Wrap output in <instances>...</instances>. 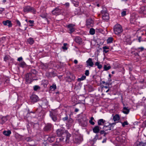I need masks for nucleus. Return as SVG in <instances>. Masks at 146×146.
Wrapping results in <instances>:
<instances>
[{
	"mask_svg": "<svg viewBox=\"0 0 146 146\" xmlns=\"http://www.w3.org/2000/svg\"><path fill=\"white\" fill-rule=\"evenodd\" d=\"M113 29L115 33L117 35H119L123 31L122 27L119 24L115 25Z\"/></svg>",
	"mask_w": 146,
	"mask_h": 146,
	"instance_id": "f257e3e1",
	"label": "nucleus"
},
{
	"mask_svg": "<svg viewBox=\"0 0 146 146\" xmlns=\"http://www.w3.org/2000/svg\"><path fill=\"white\" fill-rule=\"evenodd\" d=\"M67 131L63 128H61L57 130L56 134L58 136L63 137L65 135Z\"/></svg>",
	"mask_w": 146,
	"mask_h": 146,
	"instance_id": "f03ea898",
	"label": "nucleus"
},
{
	"mask_svg": "<svg viewBox=\"0 0 146 146\" xmlns=\"http://www.w3.org/2000/svg\"><path fill=\"white\" fill-rule=\"evenodd\" d=\"M102 14V18L103 20L105 21H107L109 19L108 14L107 13V11L106 8H103V10L101 11Z\"/></svg>",
	"mask_w": 146,
	"mask_h": 146,
	"instance_id": "7ed1b4c3",
	"label": "nucleus"
},
{
	"mask_svg": "<svg viewBox=\"0 0 146 146\" xmlns=\"http://www.w3.org/2000/svg\"><path fill=\"white\" fill-rule=\"evenodd\" d=\"M100 127H99L98 125H96L92 129V131L93 132L95 133H99L100 130ZM98 137V135L96 134V135L95 136V137L94 139V141H96L98 139H99Z\"/></svg>",
	"mask_w": 146,
	"mask_h": 146,
	"instance_id": "20e7f679",
	"label": "nucleus"
},
{
	"mask_svg": "<svg viewBox=\"0 0 146 146\" xmlns=\"http://www.w3.org/2000/svg\"><path fill=\"white\" fill-rule=\"evenodd\" d=\"M23 11L24 12H31L34 14L35 13L36 10L33 7L30 6H26L24 7Z\"/></svg>",
	"mask_w": 146,
	"mask_h": 146,
	"instance_id": "39448f33",
	"label": "nucleus"
},
{
	"mask_svg": "<svg viewBox=\"0 0 146 146\" xmlns=\"http://www.w3.org/2000/svg\"><path fill=\"white\" fill-rule=\"evenodd\" d=\"M53 128V126L51 123H48L45 125L44 128V130L45 132H49L52 130Z\"/></svg>",
	"mask_w": 146,
	"mask_h": 146,
	"instance_id": "423d86ee",
	"label": "nucleus"
},
{
	"mask_svg": "<svg viewBox=\"0 0 146 146\" xmlns=\"http://www.w3.org/2000/svg\"><path fill=\"white\" fill-rule=\"evenodd\" d=\"M115 123H109V125H106V124H105V125H104V126L103 128V129L105 130L106 131H108V130H111L113 128V125L114 124H115Z\"/></svg>",
	"mask_w": 146,
	"mask_h": 146,
	"instance_id": "0eeeda50",
	"label": "nucleus"
},
{
	"mask_svg": "<svg viewBox=\"0 0 146 146\" xmlns=\"http://www.w3.org/2000/svg\"><path fill=\"white\" fill-rule=\"evenodd\" d=\"M33 77L31 73H27L25 75L26 82L28 83H31L33 80H35L33 78Z\"/></svg>",
	"mask_w": 146,
	"mask_h": 146,
	"instance_id": "6e6552de",
	"label": "nucleus"
},
{
	"mask_svg": "<svg viewBox=\"0 0 146 146\" xmlns=\"http://www.w3.org/2000/svg\"><path fill=\"white\" fill-rule=\"evenodd\" d=\"M43 112V111L42 110V109L41 108H39L37 109L36 111H30L29 110L28 113H36L39 116L41 117L42 115V113Z\"/></svg>",
	"mask_w": 146,
	"mask_h": 146,
	"instance_id": "1a4fd4ad",
	"label": "nucleus"
},
{
	"mask_svg": "<svg viewBox=\"0 0 146 146\" xmlns=\"http://www.w3.org/2000/svg\"><path fill=\"white\" fill-rule=\"evenodd\" d=\"M141 142H138L137 146H146V136H144L141 138Z\"/></svg>",
	"mask_w": 146,
	"mask_h": 146,
	"instance_id": "9d476101",
	"label": "nucleus"
},
{
	"mask_svg": "<svg viewBox=\"0 0 146 146\" xmlns=\"http://www.w3.org/2000/svg\"><path fill=\"white\" fill-rule=\"evenodd\" d=\"M63 10L58 8H56L52 11V14L55 15H58L61 14L63 11Z\"/></svg>",
	"mask_w": 146,
	"mask_h": 146,
	"instance_id": "9b49d317",
	"label": "nucleus"
},
{
	"mask_svg": "<svg viewBox=\"0 0 146 146\" xmlns=\"http://www.w3.org/2000/svg\"><path fill=\"white\" fill-rule=\"evenodd\" d=\"M82 140V137L79 135H76L75 138L73 139L74 143L76 144L80 143Z\"/></svg>",
	"mask_w": 146,
	"mask_h": 146,
	"instance_id": "f8f14e48",
	"label": "nucleus"
},
{
	"mask_svg": "<svg viewBox=\"0 0 146 146\" xmlns=\"http://www.w3.org/2000/svg\"><path fill=\"white\" fill-rule=\"evenodd\" d=\"M49 115L52 120L54 122H56L58 119L57 115L55 112L50 111Z\"/></svg>",
	"mask_w": 146,
	"mask_h": 146,
	"instance_id": "ddd939ff",
	"label": "nucleus"
},
{
	"mask_svg": "<svg viewBox=\"0 0 146 146\" xmlns=\"http://www.w3.org/2000/svg\"><path fill=\"white\" fill-rule=\"evenodd\" d=\"M30 99L31 102L34 103L39 101V98L37 95L32 94L30 96Z\"/></svg>",
	"mask_w": 146,
	"mask_h": 146,
	"instance_id": "4468645a",
	"label": "nucleus"
},
{
	"mask_svg": "<svg viewBox=\"0 0 146 146\" xmlns=\"http://www.w3.org/2000/svg\"><path fill=\"white\" fill-rule=\"evenodd\" d=\"M74 26L75 25L72 24H70L67 26V27L69 29L70 31L69 33H72L75 31V29L74 27Z\"/></svg>",
	"mask_w": 146,
	"mask_h": 146,
	"instance_id": "2eb2a0df",
	"label": "nucleus"
},
{
	"mask_svg": "<svg viewBox=\"0 0 146 146\" xmlns=\"http://www.w3.org/2000/svg\"><path fill=\"white\" fill-rule=\"evenodd\" d=\"M75 79V76L73 74H70V75L66 77V79L67 82H71L74 80Z\"/></svg>",
	"mask_w": 146,
	"mask_h": 146,
	"instance_id": "dca6fc26",
	"label": "nucleus"
},
{
	"mask_svg": "<svg viewBox=\"0 0 146 146\" xmlns=\"http://www.w3.org/2000/svg\"><path fill=\"white\" fill-rule=\"evenodd\" d=\"M93 21L91 19H88L86 21V25L87 27H92L93 25Z\"/></svg>",
	"mask_w": 146,
	"mask_h": 146,
	"instance_id": "f3484780",
	"label": "nucleus"
},
{
	"mask_svg": "<svg viewBox=\"0 0 146 146\" xmlns=\"http://www.w3.org/2000/svg\"><path fill=\"white\" fill-rule=\"evenodd\" d=\"M86 63V65L87 67L90 66V67H93L94 65V63L92 60V59L91 58H89L88 60H87Z\"/></svg>",
	"mask_w": 146,
	"mask_h": 146,
	"instance_id": "a211bd4d",
	"label": "nucleus"
},
{
	"mask_svg": "<svg viewBox=\"0 0 146 146\" xmlns=\"http://www.w3.org/2000/svg\"><path fill=\"white\" fill-rule=\"evenodd\" d=\"M65 135H66V142L67 143H69L70 141L71 138H72L71 135L67 131Z\"/></svg>",
	"mask_w": 146,
	"mask_h": 146,
	"instance_id": "6ab92c4d",
	"label": "nucleus"
},
{
	"mask_svg": "<svg viewBox=\"0 0 146 146\" xmlns=\"http://www.w3.org/2000/svg\"><path fill=\"white\" fill-rule=\"evenodd\" d=\"M3 23L4 25L8 26L9 27H11L12 26L11 21L9 20L3 21Z\"/></svg>",
	"mask_w": 146,
	"mask_h": 146,
	"instance_id": "aec40b11",
	"label": "nucleus"
},
{
	"mask_svg": "<svg viewBox=\"0 0 146 146\" xmlns=\"http://www.w3.org/2000/svg\"><path fill=\"white\" fill-rule=\"evenodd\" d=\"M124 104H123V113L125 114H127L129 113L130 109L128 108V107L124 106Z\"/></svg>",
	"mask_w": 146,
	"mask_h": 146,
	"instance_id": "412c9836",
	"label": "nucleus"
},
{
	"mask_svg": "<svg viewBox=\"0 0 146 146\" xmlns=\"http://www.w3.org/2000/svg\"><path fill=\"white\" fill-rule=\"evenodd\" d=\"M139 12L141 14H146V6H143L141 7Z\"/></svg>",
	"mask_w": 146,
	"mask_h": 146,
	"instance_id": "4be33fe9",
	"label": "nucleus"
},
{
	"mask_svg": "<svg viewBox=\"0 0 146 146\" xmlns=\"http://www.w3.org/2000/svg\"><path fill=\"white\" fill-rule=\"evenodd\" d=\"M79 124L82 127H86L87 125V122L86 121H84L83 120H79Z\"/></svg>",
	"mask_w": 146,
	"mask_h": 146,
	"instance_id": "5701e85b",
	"label": "nucleus"
},
{
	"mask_svg": "<svg viewBox=\"0 0 146 146\" xmlns=\"http://www.w3.org/2000/svg\"><path fill=\"white\" fill-rule=\"evenodd\" d=\"M105 122L106 121L103 119H100L98 120V124L99 125H104L105 124H106L105 123Z\"/></svg>",
	"mask_w": 146,
	"mask_h": 146,
	"instance_id": "b1692460",
	"label": "nucleus"
},
{
	"mask_svg": "<svg viewBox=\"0 0 146 146\" xmlns=\"http://www.w3.org/2000/svg\"><path fill=\"white\" fill-rule=\"evenodd\" d=\"M74 40L78 44H80L82 41V39L79 36L76 37L75 38Z\"/></svg>",
	"mask_w": 146,
	"mask_h": 146,
	"instance_id": "393cba45",
	"label": "nucleus"
},
{
	"mask_svg": "<svg viewBox=\"0 0 146 146\" xmlns=\"http://www.w3.org/2000/svg\"><path fill=\"white\" fill-rule=\"evenodd\" d=\"M68 122L67 123V125L69 127H70L72 126V123L73 122V120L71 118H70L68 120Z\"/></svg>",
	"mask_w": 146,
	"mask_h": 146,
	"instance_id": "a878e982",
	"label": "nucleus"
},
{
	"mask_svg": "<svg viewBox=\"0 0 146 146\" xmlns=\"http://www.w3.org/2000/svg\"><path fill=\"white\" fill-rule=\"evenodd\" d=\"M3 133L5 136H9L11 134V131L10 130L4 131H3Z\"/></svg>",
	"mask_w": 146,
	"mask_h": 146,
	"instance_id": "bb28decb",
	"label": "nucleus"
},
{
	"mask_svg": "<svg viewBox=\"0 0 146 146\" xmlns=\"http://www.w3.org/2000/svg\"><path fill=\"white\" fill-rule=\"evenodd\" d=\"M42 103L41 104V106L43 107H45L47 106L48 105V102L47 100H44L42 101Z\"/></svg>",
	"mask_w": 146,
	"mask_h": 146,
	"instance_id": "cd10ccee",
	"label": "nucleus"
},
{
	"mask_svg": "<svg viewBox=\"0 0 146 146\" xmlns=\"http://www.w3.org/2000/svg\"><path fill=\"white\" fill-rule=\"evenodd\" d=\"M74 6L76 7L79 5V2L78 0H71Z\"/></svg>",
	"mask_w": 146,
	"mask_h": 146,
	"instance_id": "c85d7f7f",
	"label": "nucleus"
},
{
	"mask_svg": "<svg viewBox=\"0 0 146 146\" xmlns=\"http://www.w3.org/2000/svg\"><path fill=\"white\" fill-rule=\"evenodd\" d=\"M48 83V81L46 80H43L42 82V85L44 88L46 87Z\"/></svg>",
	"mask_w": 146,
	"mask_h": 146,
	"instance_id": "c756f323",
	"label": "nucleus"
},
{
	"mask_svg": "<svg viewBox=\"0 0 146 146\" xmlns=\"http://www.w3.org/2000/svg\"><path fill=\"white\" fill-rule=\"evenodd\" d=\"M124 40L128 44H130L131 43V40L130 37H125Z\"/></svg>",
	"mask_w": 146,
	"mask_h": 146,
	"instance_id": "7c9ffc66",
	"label": "nucleus"
},
{
	"mask_svg": "<svg viewBox=\"0 0 146 146\" xmlns=\"http://www.w3.org/2000/svg\"><path fill=\"white\" fill-rule=\"evenodd\" d=\"M1 124H3L5 123L8 120V119L7 118V116H4L2 117L1 118Z\"/></svg>",
	"mask_w": 146,
	"mask_h": 146,
	"instance_id": "2f4dec72",
	"label": "nucleus"
},
{
	"mask_svg": "<svg viewBox=\"0 0 146 146\" xmlns=\"http://www.w3.org/2000/svg\"><path fill=\"white\" fill-rule=\"evenodd\" d=\"M119 119L120 117L119 115L118 114H116L113 117V119L115 121H119Z\"/></svg>",
	"mask_w": 146,
	"mask_h": 146,
	"instance_id": "473e14b6",
	"label": "nucleus"
},
{
	"mask_svg": "<svg viewBox=\"0 0 146 146\" xmlns=\"http://www.w3.org/2000/svg\"><path fill=\"white\" fill-rule=\"evenodd\" d=\"M27 41L30 44H32L34 42V41L33 38L31 37L28 39Z\"/></svg>",
	"mask_w": 146,
	"mask_h": 146,
	"instance_id": "72a5a7b5",
	"label": "nucleus"
},
{
	"mask_svg": "<svg viewBox=\"0 0 146 146\" xmlns=\"http://www.w3.org/2000/svg\"><path fill=\"white\" fill-rule=\"evenodd\" d=\"M50 89L52 91H54L56 88V84H53L52 86H50Z\"/></svg>",
	"mask_w": 146,
	"mask_h": 146,
	"instance_id": "f704fd0d",
	"label": "nucleus"
},
{
	"mask_svg": "<svg viewBox=\"0 0 146 146\" xmlns=\"http://www.w3.org/2000/svg\"><path fill=\"white\" fill-rule=\"evenodd\" d=\"M40 16L42 17V18H45L46 19H47L46 17L47 16V14L45 12L43 13H42L40 15Z\"/></svg>",
	"mask_w": 146,
	"mask_h": 146,
	"instance_id": "c9c22d12",
	"label": "nucleus"
},
{
	"mask_svg": "<svg viewBox=\"0 0 146 146\" xmlns=\"http://www.w3.org/2000/svg\"><path fill=\"white\" fill-rule=\"evenodd\" d=\"M100 62H96L95 64V66H98V68L99 69H101L102 67V66L101 64H100Z\"/></svg>",
	"mask_w": 146,
	"mask_h": 146,
	"instance_id": "e433bc0d",
	"label": "nucleus"
},
{
	"mask_svg": "<svg viewBox=\"0 0 146 146\" xmlns=\"http://www.w3.org/2000/svg\"><path fill=\"white\" fill-rule=\"evenodd\" d=\"M95 30L93 28L90 29L89 33L90 35H93L95 34Z\"/></svg>",
	"mask_w": 146,
	"mask_h": 146,
	"instance_id": "4c0bfd02",
	"label": "nucleus"
},
{
	"mask_svg": "<svg viewBox=\"0 0 146 146\" xmlns=\"http://www.w3.org/2000/svg\"><path fill=\"white\" fill-rule=\"evenodd\" d=\"M10 56L8 55H5L4 58V60L5 62H7L9 59Z\"/></svg>",
	"mask_w": 146,
	"mask_h": 146,
	"instance_id": "58836bf2",
	"label": "nucleus"
},
{
	"mask_svg": "<svg viewBox=\"0 0 146 146\" xmlns=\"http://www.w3.org/2000/svg\"><path fill=\"white\" fill-rule=\"evenodd\" d=\"M113 40V38L112 37H110L108 38L107 40V43L112 42Z\"/></svg>",
	"mask_w": 146,
	"mask_h": 146,
	"instance_id": "ea45409f",
	"label": "nucleus"
},
{
	"mask_svg": "<svg viewBox=\"0 0 146 146\" xmlns=\"http://www.w3.org/2000/svg\"><path fill=\"white\" fill-rule=\"evenodd\" d=\"M144 49V48L143 47H139L137 48H135V50H137L139 52L140 51H143Z\"/></svg>",
	"mask_w": 146,
	"mask_h": 146,
	"instance_id": "a19ab883",
	"label": "nucleus"
},
{
	"mask_svg": "<svg viewBox=\"0 0 146 146\" xmlns=\"http://www.w3.org/2000/svg\"><path fill=\"white\" fill-rule=\"evenodd\" d=\"M86 78V76L83 75L82 76L81 78H78V82H80L81 81L85 80Z\"/></svg>",
	"mask_w": 146,
	"mask_h": 146,
	"instance_id": "79ce46f5",
	"label": "nucleus"
},
{
	"mask_svg": "<svg viewBox=\"0 0 146 146\" xmlns=\"http://www.w3.org/2000/svg\"><path fill=\"white\" fill-rule=\"evenodd\" d=\"M30 73H31L32 75L34 74L35 75L37 73V71L35 69H32L31 71V72Z\"/></svg>",
	"mask_w": 146,
	"mask_h": 146,
	"instance_id": "37998d69",
	"label": "nucleus"
},
{
	"mask_svg": "<svg viewBox=\"0 0 146 146\" xmlns=\"http://www.w3.org/2000/svg\"><path fill=\"white\" fill-rule=\"evenodd\" d=\"M111 68V66H107V65H104V69L105 70H108Z\"/></svg>",
	"mask_w": 146,
	"mask_h": 146,
	"instance_id": "c03bdc74",
	"label": "nucleus"
},
{
	"mask_svg": "<svg viewBox=\"0 0 146 146\" xmlns=\"http://www.w3.org/2000/svg\"><path fill=\"white\" fill-rule=\"evenodd\" d=\"M42 68L45 70L48 68V65L47 64H43L42 65Z\"/></svg>",
	"mask_w": 146,
	"mask_h": 146,
	"instance_id": "a18cd8bd",
	"label": "nucleus"
},
{
	"mask_svg": "<svg viewBox=\"0 0 146 146\" xmlns=\"http://www.w3.org/2000/svg\"><path fill=\"white\" fill-rule=\"evenodd\" d=\"M40 87L39 86L37 85L33 87V90L34 91H36L38 90H40Z\"/></svg>",
	"mask_w": 146,
	"mask_h": 146,
	"instance_id": "49530a36",
	"label": "nucleus"
},
{
	"mask_svg": "<svg viewBox=\"0 0 146 146\" xmlns=\"http://www.w3.org/2000/svg\"><path fill=\"white\" fill-rule=\"evenodd\" d=\"M55 137L56 135L54 133H51L48 135V137H50L51 138H55Z\"/></svg>",
	"mask_w": 146,
	"mask_h": 146,
	"instance_id": "de8ad7c7",
	"label": "nucleus"
},
{
	"mask_svg": "<svg viewBox=\"0 0 146 146\" xmlns=\"http://www.w3.org/2000/svg\"><path fill=\"white\" fill-rule=\"evenodd\" d=\"M47 140L50 143H52L55 140V138H51L50 137H48L47 138Z\"/></svg>",
	"mask_w": 146,
	"mask_h": 146,
	"instance_id": "09e8293b",
	"label": "nucleus"
},
{
	"mask_svg": "<svg viewBox=\"0 0 146 146\" xmlns=\"http://www.w3.org/2000/svg\"><path fill=\"white\" fill-rule=\"evenodd\" d=\"M15 22L17 26H18L19 27H20L21 26V23L18 20H16L15 21Z\"/></svg>",
	"mask_w": 146,
	"mask_h": 146,
	"instance_id": "8fccbe9b",
	"label": "nucleus"
},
{
	"mask_svg": "<svg viewBox=\"0 0 146 146\" xmlns=\"http://www.w3.org/2000/svg\"><path fill=\"white\" fill-rule=\"evenodd\" d=\"M63 137H61L56 139V141L58 142H61L63 141L64 138H63Z\"/></svg>",
	"mask_w": 146,
	"mask_h": 146,
	"instance_id": "3c124183",
	"label": "nucleus"
},
{
	"mask_svg": "<svg viewBox=\"0 0 146 146\" xmlns=\"http://www.w3.org/2000/svg\"><path fill=\"white\" fill-rule=\"evenodd\" d=\"M26 64V63L24 62H22L20 63L19 65L22 67H23L25 66Z\"/></svg>",
	"mask_w": 146,
	"mask_h": 146,
	"instance_id": "603ef678",
	"label": "nucleus"
},
{
	"mask_svg": "<svg viewBox=\"0 0 146 146\" xmlns=\"http://www.w3.org/2000/svg\"><path fill=\"white\" fill-rule=\"evenodd\" d=\"M25 140L27 142H29L32 141L33 140L31 137H27L25 138Z\"/></svg>",
	"mask_w": 146,
	"mask_h": 146,
	"instance_id": "864d4df0",
	"label": "nucleus"
},
{
	"mask_svg": "<svg viewBox=\"0 0 146 146\" xmlns=\"http://www.w3.org/2000/svg\"><path fill=\"white\" fill-rule=\"evenodd\" d=\"M67 45V44L66 43H64L63 44V46L62 47V48L63 50H66L67 49V48L66 47Z\"/></svg>",
	"mask_w": 146,
	"mask_h": 146,
	"instance_id": "5fc2aeb1",
	"label": "nucleus"
},
{
	"mask_svg": "<svg viewBox=\"0 0 146 146\" xmlns=\"http://www.w3.org/2000/svg\"><path fill=\"white\" fill-rule=\"evenodd\" d=\"M69 14V12L68 11L64 10L62 13V15H68Z\"/></svg>",
	"mask_w": 146,
	"mask_h": 146,
	"instance_id": "6e6d98bb",
	"label": "nucleus"
},
{
	"mask_svg": "<svg viewBox=\"0 0 146 146\" xmlns=\"http://www.w3.org/2000/svg\"><path fill=\"white\" fill-rule=\"evenodd\" d=\"M128 123L127 121H125L122 123V126L123 127H125V125H127Z\"/></svg>",
	"mask_w": 146,
	"mask_h": 146,
	"instance_id": "4d7b16f0",
	"label": "nucleus"
},
{
	"mask_svg": "<svg viewBox=\"0 0 146 146\" xmlns=\"http://www.w3.org/2000/svg\"><path fill=\"white\" fill-rule=\"evenodd\" d=\"M141 126L142 127H146V119L145 121L143 122Z\"/></svg>",
	"mask_w": 146,
	"mask_h": 146,
	"instance_id": "13d9d810",
	"label": "nucleus"
},
{
	"mask_svg": "<svg viewBox=\"0 0 146 146\" xmlns=\"http://www.w3.org/2000/svg\"><path fill=\"white\" fill-rule=\"evenodd\" d=\"M121 16L122 17H123L126 15V11H123L121 13Z\"/></svg>",
	"mask_w": 146,
	"mask_h": 146,
	"instance_id": "bf43d9fd",
	"label": "nucleus"
},
{
	"mask_svg": "<svg viewBox=\"0 0 146 146\" xmlns=\"http://www.w3.org/2000/svg\"><path fill=\"white\" fill-rule=\"evenodd\" d=\"M89 71L88 70H86L85 71V74L87 76H89Z\"/></svg>",
	"mask_w": 146,
	"mask_h": 146,
	"instance_id": "052dcab7",
	"label": "nucleus"
},
{
	"mask_svg": "<svg viewBox=\"0 0 146 146\" xmlns=\"http://www.w3.org/2000/svg\"><path fill=\"white\" fill-rule=\"evenodd\" d=\"M132 54L134 55L135 56H139V54L137 52H136L135 51H133L132 52Z\"/></svg>",
	"mask_w": 146,
	"mask_h": 146,
	"instance_id": "680f3d73",
	"label": "nucleus"
},
{
	"mask_svg": "<svg viewBox=\"0 0 146 146\" xmlns=\"http://www.w3.org/2000/svg\"><path fill=\"white\" fill-rule=\"evenodd\" d=\"M68 118L67 115L64 117L62 118V120L63 121H68Z\"/></svg>",
	"mask_w": 146,
	"mask_h": 146,
	"instance_id": "e2e57ef3",
	"label": "nucleus"
},
{
	"mask_svg": "<svg viewBox=\"0 0 146 146\" xmlns=\"http://www.w3.org/2000/svg\"><path fill=\"white\" fill-rule=\"evenodd\" d=\"M105 130H100L99 131V133H100V134L102 135L104 134V133L105 132Z\"/></svg>",
	"mask_w": 146,
	"mask_h": 146,
	"instance_id": "0e129e2a",
	"label": "nucleus"
},
{
	"mask_svg": "<svg viewBox=\"0 0 146 146\" xmlns=\"http://www.w3.org/2000/svg\"><path fill=\"white\" fill-rule=\"evenodd\" d=\"M93 120H89V123L92 125H93L95 124V123L94 121H93Z\"/></svg>",
	"mask_w": 146,
	"mask_h": 146,
	"instance_id": "69168bd1",
	"label": "nucleus"
},
{
	"mask_svg": "<svg viewBox=\"0 0 146 146\" xmlns=\"http://www.w3.org/2000/svg\"><path fill=\"white\" fill-rule=\"evenodd\" d=\"M103 50H105L108 49L109 48L108 46H105L103 47Z\"/></svg>",
	"mask_w": 146,
	"mask_h": 146,
	"instance_id": "338daca9",
	"label": "nucleus"
},
{
	"mask_svg": "<svg viewBox=\"0 0 146 146\" xmlns=\"http://www.w3.org/2000/svg\"><path fill=\"white\" fill-rule=\"evenodd\" d=\"M50 74H52V72H48L46 74V76H47L48 77H49L50 76Z\"/></svg>",
	"mask_w": 146,
	"mask_h": 146,
	"instance_id": "774afa93",
	"label": "nucleus"
}]
</instances>
